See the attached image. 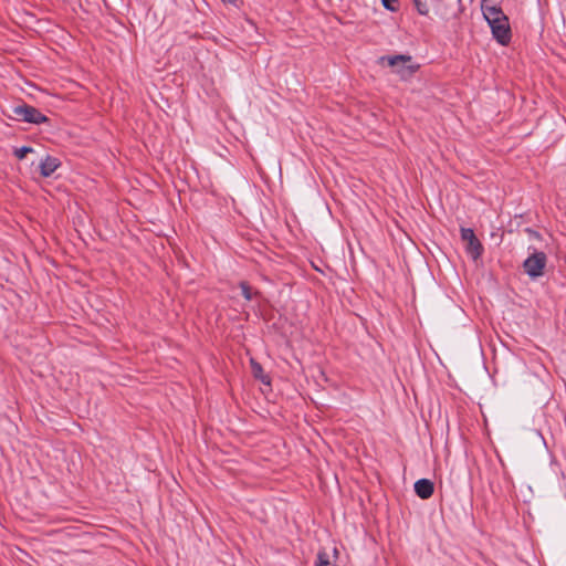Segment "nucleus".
Returning a JSON list of instances; mask_svg holds the SVG:
<instances>
[{"mask_svg":"<svg viewBox=\"0 0 566 566\" xmlns=\"http://www.w3.org/2000/svg\"><path fill=\"white\" fill-rule=\"evenodd\" d=\"M377 63L380 66L390 67L391 73L402 81L411 78L420 67L409 54L382 55L378 57Z\"/></svg>","mask_w":566,"mask_h":566,"instance_id":"obj_2","label":"nucleus"},{"mask_svg":"<svg viewBox=\"0 0 566 566\" xmlns=\"http://www.w3.org/2000/svg\"><path fill=\"white\" fill-rule=\"evenodd\" d=\"M223 3L235 4L237 0H221Z\"/></svg>","mask_w":566,"mask_h":566,"instance_id":"obj_14","label":"nucleus"},{"mask_svg":"<svg viewBox=\"0 0 566 566\" xmlns=\"http://www.w3.org/2000/svg\"><path fill=\"white\" fill-rule=\"evenodd\" d=\"M61 166V161L56 157L45 156L40 163L41 176L48 178Z\"/></svg>","mask_w":566,"mask_h":566,"instance_id":"obj_7","label":"nucleus"},{"mask_svg":"<svg viewBox=\"0 0 566 566\" xmlns=\"http://www.w3.org/2000/svg\"><path fill=\"white\" fill-rule=\"evenodd\" d=\"M329 565V559H328V556L325 552H319L317 554V562H316V566H328Z\"/></svg>","mask_w":566,"mask_h":566,"instance_id":"obj_12","label":"nucleus"},{"mask_svg":"<svg viewBox=\"0 0 566 566\" xmlns=\"http://www.w3.org/2000/svg\"><path fill=\"white\" fill-rule=\"evenodd\" d=\"M381 2H382V6L391 12H395L398 10L397 0H381Z\"/></svg>","mask_w":566,"mask_h":566,"instance_id":"obj_13","label":"nucleus"},{"mask_svg":"<svg viewBox=\"0 0 566 566\" xmlns=\"http://www.w3.org/2000/svg\"><path fill=\"white\" fill-rule=\"evenodd\" d=\"M461 239L465 243L467 253L473 259L478 260L483 253V245L476 238L473 229L461 228Z\"/></svg>","mask_w":566,"mask_h":566,"instance_id":"obj_5","label":"nucleus"},{"mask_svg":"<svg viewBox=\"0 0 566 566\" xmlns=\"http://www.w3.org/2000/svg\"><path fill=\"white\" fill-rule=\"evenodd\" d=\"M434 491L433 483L428 479H420L415 483V492L416 494L422 499L427 500L431 497Z\"/></svg>","mask_w":566,"mask_h":566,"instance_id":"obj_8","label":"nucleus"},{"mask_svg":"<svg viewBox=\"0 0 566 566\" xmlns=\"http://www.w3.org/2000/svg\"><path fill=\"white\" fill-rule=\"evenodd\" d=\"M12 112L18 119L25 123L39 125L49 120L38 108L28 104L17 105L13 107Z\"/></svg>","mask_w":566,"mask_h":566,"instance_id":"obj_4","label":"nucleus"},{"mask_svg":"<svg viewBox=\"0 0 566 566\" xmlns=\"http://www.w3.org/2000/svg\"><path fill=\"white\" fill-rule=\"evenodd\" d=\"M413 4L421 15H428L431 10H434L436 14L440 15L442 19H448V12L441 10L438 7L439 0H412Z\"/></svg>","mask_w":566,"mask_h":566,"instance_id":"obj_6","label":"nucleus"},{"mask_svg":"<svg viewBox=\"0 0 566 566\" xmlns=\"http://www.w3.org/2000/svg\"><path fill=\"white\" fill-rule=\"evenodd\" d=\"M33 149L31 147H28V146H23V147H20V148H17L14 150V156L18 158V159H23L29 153H31Z\"/></svg>","mask_w":566,"mask_h":566,"instance_id":"obj_11","label":"nucleus"},{"mask_svg":"<svg viewBox=\"0 0 566 566\" xmlns=\"http://www.w3.org/2000/svg\"><path fill=\"white\" fill-rule=\"evenodd\" d=\"M251 367L255 378L260 379L263 384H270L269 377L263 375V369L259 363L251 360Z\"/></svg>","mask_w":566,"mask_h":566,"instance_id":"obj_9","label":"nucleus"},{"mask_svg":"<svg viewBox=\"0 0 566 566\" xmlns=\"http://www.w3.org/2000/svg\"><path fill=\"white\" fill-rule=\"evenodd\" d=\"M547 263V256L544 252L534 251L523 263V269L525 273L532 277L536 279L542 276L544 273V269Z\"/></svg>","mask_w":566,"mask_h":566,"instance_id":"obj_3","label":"nucleus"},{"mask_svg":"<svg viewBox=\"0 0 566 566\" xmlns=\"http://www.w3.org/2000/svg\"><path fill=\"white\" fill-rule=\"evenodd\" d=\"M240 289L242 291V295L244 296V298L247 301H251L252 300V292H251L250 285L247 282H241L240 283Z\"/></svg>","mask_w":566,"mask_h":566,"instance_id":"obj_10","label":"nucleus"},{"mask_svg":"<svg viewBox=\"0 0 566 566\" xmlns=\"http://www.w3.org/2000/svg\"><path fill=\"white\" fill-rule=\"evenodd\" d=\"M482 13L491 28L493 38L502 45L511 41V28L507 17L501 8L492 4L489 0H483L481 4Z\"/></svg>","mask_w":566,"mask_h":566,"instance_id":"obj_1","label":"nucleus"}]
</instances>
